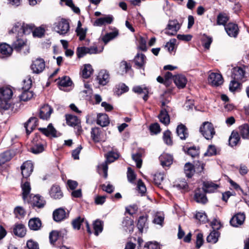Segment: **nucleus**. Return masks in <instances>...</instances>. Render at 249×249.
Returning <instances> with one entry per match:
<instances>
[{"label":"nucleus","instance_id":"f3484780","mask_svg":"<svg viewBox=\"0 0 249 249\" xmlns=\"http://www.w3.org/2000/svg\"><path fill=\"white\" fill-rule=\"evenodd\" d=\"M30 203L33 207L42 208L46 204V201L44 198L39 195H35L30 196Z\"/></svg>","mask_w":249,"mask_h":249},{"label":"nucleus","instance_id":"c03bdc74","mask_svg":"<svg viewBox=\"0 0 249 249\" xmlns=\"http://www.w3.org/2000/svg\"><path fill=\"white\" fill-rule=\"evenodd\" d=\"M21 188L22 190V197L25 200L27 197L28 195L30 194L31 191V187L29 182L25 181L23 184H22Z\"/></svg>","mask_w":249,"mask_h":249},{"label":"nucleus","instance_id":"37998d69","mask_svg":"<svg viewBox=\"0 0 249 249\" xmlns=\"http://www.w3.org/2000/svg\"><path fill=\"white\" fill-rule=\"evenodd\" d=\"M240 133L242 137L245 139H249V125L244 124L239 127Z\"/></svg>","mask_w":249,"mask_h":249},{"label":"nucleus","instance_id":"9b49d317","mask_svg":"<svg viewBox=\"0 0 249 249\" xmlns=\"http://www.w3.org/2000/svg\"><path fill=\"white\" fill-rule=\"evenodd\" d=\"M53 111V109L48 105H44L39 110V117L44 120H48Z\"/></svg>","mask_w":249,"mask_h":249},{"label":"nucleus","instance_id":"69168bd1","mask_svg":"<svg viewBox=\"0 0 249 249\" xmlns=\"http://www.w3.org/2000/svg\"><path fill=\"white\" fill-rule=\"evenodd\" d=\"M136 175L131 169L130 167H128L127 169V177L128 180L131 182L133 183L136 179Z\"/></svg>","mask_w":249,"mask_h":249},{"label":"nucleus","instance_id":"3c124183","mask_svg":"<svg viewBox=\"0 0 249 249\" xmlns=\"http://www.w3.org/2000/svg\"><path fill=\"white\" fill-rule=\"evenodd\" d=\"M163 140L167 145H172L173 144V141L171 138V132L170 131L167 130L163 133Z\"/></svg>","mask_w":249,"mask_h":249},{"label":"nucleus","instance_id":"338daca9","mask_svg":"<svg viewBox=\"0 0 249 249\" xmlns=\"http://www.w3.org/2000/svg\"><path fill=\"white\" fill-rule=\"evenodd\" d=\"M87 47H78L76 51V54L78 58L83 57L86 54H87Z\"/></svg>","mask_w":249,"mask_h":249},{"label":"nucleus","instance_id":"9d476101","mask_svg":"<svg viewBox=\"0 0 249 249\" xmlns=\"http://www.w3.org/2000/svg\"><path fill=\"white\" fill-rule=\"evenodd\" d=\"M208 82L213 86H219L223 83V78L221 74L216 72H212L208 77Z\"/></svg>","mask_w":249,"mask_h":249},{"label":"nucleus","instance_id":"79ce46f5","mask_svg":"<svg viewBox=\"0 0 249 249\" xmlns=\"http://www.w3.org/2000/svg\"><path fill=\"white\" fill-rule=\"evenodd\" d=\"M184 170L186 177L189 178H191L195 172L194 166L189 162L185 164Z\"/></svg>","mask_w":249,"mask_h":249},{"label":"nucleus","instance_id":"72a5a7b5","mask_svg":"<svg viewBox=\"0 0 249 249\" xmlns=\"http://www.w3.org/2000/svg\"><path fill=\"white\" fill-rule=\"evenodd\" d=\"M97 124L102 127L107 126L109 123V119L106 114H99L97 115Z\"/></svg>","mask_w":249,"mask_h":249},{"label":"nucleus","instance_id":"603ef678","mask_svg":"<svg viewBox=\"0 0 249 249\" xmlns=\"http://www.w3.org/2000/svg\"><path fill=\"white\" fill-rule=\"evenodd\" d=\"M187 154L192 158H196L199 154V148L196 146L190 147L187 150Z\"/></svg>","mask_w":249,"mask_h":249},{"label":"nucleus","instance_id":"aec40b11","mask_svg":"<svg viewBox=\"0 0 249 249\" xmlns=\"http://www.w3.org/2000/svg\"><path fill=\"white\" fill-rule=\"evenodd\" d=\"M97 80L99 85L105 86L109 81V74L106 70H101L97 76Z\"/></svg>","mask_w":249,"mask_h":249},{"label":"nucleus","instance_id":"423d86ee","mask_svg":"<svg viewBox=\"0 0 249 249\" xmlns=\"http://www.w3.org/2000/svg\"><path fill=\"white\" fill-rule=\"evenodd\" d=\"M199 131L207 140H211L215 134L213 124L209 122H205L200 127Z\"/></svg>","mask_w":249,"mask_h":249},{"label":"nucleus","instance_id":"49530a36","mask_svg":"<svg viewBox=\"0 0 249 249\" xmlns=\"http://www.w3.org/2000/svg\"><path fill=\"white\" fill-rule=\"evenodd\" d=\"M103 224L101 220L97 219L93 223V229L95 235H98L99 233L103 231Z\"/></svg>","mask_w":249,"mask_h":249},{"label":"nucleus","instance_id":"13d9d810","mask_svg":"<svg viewBox=\"0 0 249 249\" xmlns=\"http://www.w3.org/2000/svg\"><path fill=\"white\" fill-rule=\"evenodd\" d=\"M146 218L144 216H140L138 222L137 227L141 232H142L143 228L145 226Z\"/></svg>","mask_w":249,"mask_h":249},{"label":"nucleus","instance_id":"e433bc0d","mask_svg":"<svg viewBox=\"0 0 249 249\" xmlns=\"http://www.w3.org/2000/svg\"><path fill=\"white\" fill-rule=\"evenodd\" d=\"M133 91L138 94H143V99L145 101L147 100L149 91L146 88H142L141 86H136L133 88Z\"/></svg>","mask_w":249,"mask_h":249},{"label":"nucleus","instance_id":"e2e57ef3","mask_svg":"<svg viewBox=\"0 0 249 249\" xmlns=\"http://www.w3.org/2000/svg\"><path fill=\"white\" fill-rule=\"evenodd\" d=\"M84 222V218L80 217H77L74 219L72 222V225L74 229L79 230L80 228L81 224Z\"/></svg>","mask_w":249,"mask_h":249},{"label":"nucleus","instance_id":"f257e3e1","mask_svg":"<svg viewBox=\"0 0 249 249\" xmlns=\"http://www.w3.org/2000/svg\"><path fill=\"white\" fill-rule=\"evenodd\" d=\"M13 94L10 88L3 87L0 88V111L1 113L13 108L11 102Z\"/></svg>","mask_w":249,"mask_h":249},{"label":"nucleus","instance_id":"4be33fe9","mask_svg":"<svg viewBox=\"0 0 249 249\" xmlns=\"http://www.w3.org/2000/svg\"><path fill=\"white\" fill-rule=\"evenodd\" d=\"M161 165L165 168L170 166L173 163V157L171 155L163 153L159 157Z\"/></svg>","mask_w":249,"mask_h":249},{"label":"nucleus","instance_id":"f704fd0d","mask_svg":"<svg viewBox=\"0 0 249 249\" xmlns=\"http://www.w3.org/2000/svg\"><path fill=\"white\" fill-rule=\"evenodd\" d=\"M146 57L142 53H138L134 58L135 65L138 68H142L146 62Z\"/></svg>","mask_w":249,"mask_h":249},{"label":"nucleus","instance_id":"c9c22d12","mask_svg":"<svg viewBox=\"0 0 249 249\" xmlns=\"http://www.w3.org/2000/svg\"><path fill=\"white\" fill-rule=\"evenodd\" d=\"M17 36L16 40L12 44L13 48L17 51H20L21 49L26 46V42L22 38Z\"/></svg>","mask_w":249,"mask_h":249},{"label":"nucleus","instance_id":"864d4df0","mask_svg":"<svg viewBox=\"0 0 249 249\" xmlns=\"http://www.w3.org/2000/svg\"><path fill=\"white\" fill-rule=\"evenodd\" d=\"M59 236V231H53L50 233L49 239L51 244L54 245L58 239Z\"/></svg>","mask_w":249,"mask_h":249},{"label":"nucleus","instance_id":"ea45409f","mask_svg":"<svg viewBox=\"0 0 249 249\" xmlns=\"http://www.w3.org/2000/svg\"><path fill=\"white\" fill-rule=\"evenodd\" d=\"M131 65L130 64L127 63L125 61H122L120 63L119 68L118 72L123 75L128 71L131 69Z\"/></svg>","mask_w":249,"mask_h":249},{"label":"nucleus","instance_id":"6e6552de","mask_svg":"<svg viewBox=\"0 0 249 249\" xmlns=\"http://www.w3.org/2000/svg\"><path fill=\"white\" fill-rule=\"evenodd\" d=\"M180 28V24L176 19L170 20L165 29V33L169 36H174Z\"/></svg>","mask_w":249,"mask_h":249},{"label":"nucleus","instance_id":"5fc2aeb1","mask_svg":"<svg viewBox=\"0 0 249 249\" xmlns=\"http://www.w3.org/2000/svg\"><path fill=\"white\" fill-rule=\"evenodd\" d=\"M238 81L233 79L229 85V89L231 91L234 92L238 90L240 86Z\"/></svg>","mask_w":249,"mask_h":249},{"label":"nucleus","instance_id":"6e6d98bb","mask_svg":"<svg viewBox=\"0 0 249 249\" xmlns=\"http://www.w3.org/2000/svg\"><path fill=\"white\" fill-rule=\"evenodd\" d=\"M14 213L17 217L19 218L24 216L26 212L23 207L20 206H17L14 209Z\"/></svg>","mask_w":249,"mask_h":249},{"label":"nucleus","instance_id":"0eeeda50","mask_svg":"<svg viewBox=\"0 0 249 249\" xmlns=\"http://www.w3.org/2000/svg\"><path fill=\"white\" fill-rule=\"evenodd\" d=\"M169 102L168 100L161 101V109L158 116L160 122L166 125L170 123V117L168 113L169 107L167 105Z\"/></svg>","mask_w":249,"mask_h":249},{"label":"nucleus","instance_id":"680f3d73","mask_svg":"<svg viewBox=\"0 0 249 249\" xmlns=\"http://www.w3.org/2000/svg\"><path fill=\"white\" fill-rule=\"evenodd\" d=\"M137 188L142 196H143L145 194L146 188L141 179H139L138 181Z\"/></svg>","mask_w":249,"mask_h":249},{"label":"nucleus","instance_id":"393cba45","mask_svg":"<svg viewBox=\"0 0 249 249\" xmlns=\"http://www.w3.org/2000/svg\"><path fill=\"white\" fill-rule=\"evenodd\" d=\"M14 234L19 237H24L26 234V229L22 224H17L13 228Z\"/></svg>","mask_w":249,"mask_h":249},{"label":"nucleus","instance_id":"4d7b16f0","mask_svg":"<svg viewBox=\"0 0 249 249\" xmlns=\"http://www.w3.org/2000/svg\"><path fill=\"white\" fill-rule=\"evenodd\" d=\"M133 160L135 161L137 167L138 168L141 167L142 160L141 159V154L140 153L133 154L132 156Z\"/></svg>","mask_w":249,"mask_h":249},{"label":"nucleus","instance_id":"8fccbe9b","mask_svg":"<svg viewBox=\"0 0 249 249\" xmlns=\"http://www.w3.org/2000/svg\"><path fill=\"white\" fill-rule=\"evenodd\" d=\"M177 39L175 38L171 39L169 41L166 43L165 48H167L168 51L172 53L175 52Z\"/></svg>","mask_w":249,"mask_h":249},{"label":"nucleus","instance_id":"c756f323","mask_svg":"<svg viewBox=\"0 0 249 249\" xmlns=\"http://www.w3.org/2000/svg\"><path fill=\"white\" fill-rule=\"evenodd\" d=\"M218 187V185L212 181H204L203 184V189L205 192L212 193L214 192Z\"/></svg>","mask_w":249,"mask_h":249},{"label":"nucleus","instance_id":"09e8293b","mask_svg":"<svg viewBox=\"0 0 249 249\" xmlns=\"http://www.w3.org/2000/svg\"><path fill=\"white\" fill-rule=\"evenodd\" d=\"M118 35V32L115 31L106 34L102 37V39L105 44H107L110 40L116 37Z\"/></svg>","mask_w":249,"mask_h":249},{"label":"nucleus","instance_id":"774afa93","mask_svg":"<svg viewBox=\"0 0 249 249\" xmlns=\"http://www.w3.org/2000/svg\"><path fill=\"white\" fill-rule=\"evenodd\" d=\"M26 246L28 249H39L38 243L31 239L27 242Z\"/></svg>","mask_w":249,"mask_h":249},{"label":"nucleus","instance_id":"4c0bfd02","mask_svg":"<svg viewBox=\"0 0 249 249\" xmlns=\"http://www.w3.org/2000/svg\"><path fill=\"white\" fill-rule=\"evenodd\" d=\"M93 70L91 65L88 64L84 66L82 69V76L83 78L87 79L92 74Z\"/></svg>","mask_w":249,"mask_h":249},{"label":"nucleus","instance_id":"20e7f679","mask_svg":"<svg viewBox=\"0 0 249 249\" xmlns=\"http://www.w3.org/2000/svg\"><path fill=\"white\" fill-rule=\"evenodd\" d=\"M54 30L60 35H68L70 32V23L68 20L65 18L58 19L53 23Z\"/></svg>","mask_w":249,"mask_h":249},{"label":"nucleus","instance_id":"b1692460","mask_svg":"<svg viewBox=\"0 0 249 249\" xmlns=\"http://www.w3.org/2000/svg\"><path fill=\"white\" fill-rule=\"evenodd\" d=\"M38 130L47 137H56V130L53 127L52 124H50L47 128L40 127Z\"/></svg>","mask_w":249,"mask_h":249},{"label":"nucleus","instance_id":"f8f14e48","mask_svg":"<svg viewBox=\"0 0 249 249\" xmlns=\"http://www.w3.org/2000/svg\"><path fill=\"white\" fill-rule=\"evenodd\" d=\"M225 30L231 37H236L239 33L238 26L234 23L230 22L225 25Z\"/></svg>","mask_w":249,"mask_h":249},{"label":"nucleus","instance_id":"2eb2a0df","mask_svg":"<svg viewBox=\"0 0 249 249\" xmlns=\"http://www.w3.org/2000/svg\"><path fill=\"white\" fill-rule=\"evenodd\" d=\"M49 194L54 199H60L63 197V193L60 186L56 184H54L51 187Z\"/></svg>","mask_w":249,"mask_h":249},{"label":"nucleus","instance_id":"39448f33","mask_svg":"<svg viewBox=\"0 0 249 249\" xmlns=\"http://www.w3.org/2000/svg\"><path fill=\"white\" fill-rule=\"evenodd\" d=\"M34 26L18 22L16 23L10 33H17L18 36H21L23 35H29L34 31Z\"/></svg>","mask_w":249,"mask_h":249},{"label":"nucleus","instance_id":"2f4dec72","mask_svg":"<svg viewBox=\"0 0 249 249\" xmlns=\"http://www.w3.org/2000/svg\"><path fill=\"white\" fill-rule=\"evenodd\" d=\"M41 221L38 218H31L28 222L29 228L34 231L39 230L41 227Z\"/></svg>","mask_w":249,"mask_h":249},{"label":"nucleus","instance_id":"bf43d9fd","mask_svg":"<svg viewBox=\"0 0 249 249\" xmlns=\"http://www.w3.org/2000/svg\"><path fill=\"white\" fill-rule=\"evenodd\" d=\"M228 20V17L225 14H220L217 17V23L219 25H225Z\"/></svg>","mask_w":249,"mask_h":249},{"label":"nucleus","instance_id":"f03ea898","mask_svg":"<svg viewBox=\"0 0 249 249\" xmlns=\"http://www.w3.org/2000/svg\"><path fill=\"white\" fill-rule=\"evenodd\" d=\"M106 160L98 166V171L100 174H103L106 178L107 177V163H111L119 158V154L117 152L110 151L106 156Z\"/></svg>","mask_w":249,"mask_h":249},{"label":"nucleus","instance_id":"bb28decb","mask_svg":"<svg viewBox=\"0 0 249 249\" xmlns=\"http://www.w3.org/2000/svg\"><path fill=\"white\" fill-rule=\"evenodd\" d=\"M65 117L67 124L71 126H78L80 124V120L76 116L71 114H66Z\"/></svg>","mask_w":249,"mask_h":249},{"label":"nucleus","instance_id":"de8ad7c7","mask_svg":"<svg viewBox=\"0 0 249 249\" xmlns=\"http://www.w3.org/2000/svg\"><path fill=\"white\" fill-rule=\"evenodd\" d=\"M33 96L34 93L33 91L29 90H25L22 92L21 94L20 95L19 98L20 101L26 102L31 100L33 97Z\"/></svg>","mask_w":249,"mask_h":249},{"label":"nucleus","instance_id":"cd10ccee","mask_svg":"<svg viewBox=\"0 0 249 249\" xmlns=\"http://www.w3.org/2000/svg\"><path fill=\"white\" fill-rule=\"evenodd\" d=\"M176 132L178 136L182 140H185L189 136L187 128L182 124L178 126Z\"/></svg>","mask_w":249,"mask_h":249},{"label":"nucleus","instance_id":"473e14b6","mask_svg":"<svg viewBox=\"0 0 249 249\" xmlns=\"http://www.w3.org/2000/svg\"><path fill=\"white\" fill-rule=\"evenodd\" d=\"M240 140L239 134L237 131H233L229 139V145L233 147L238 144Z\"/></svg>","mask_w":249,"mask_h":249},{"label":"nucleus","instance_id":"a18cd8bd","mask_svg":"<svg viewBox=\"0 0 249 249\" xmlns=\"http://www.w3.org/2000/svg\"><path fill=\"white\" fill-rule=\"evenodd\" d=\"M100 134L101 131L99 128L95 127L92 129L91 131V137L94 142H97L100 141Z\"/></svg>","mask_w":249,"mask_h":249},{"label":"nucleus","instance_id":"dca6fc26","mask_svg":"<svg viewBox=\"0 0 249 249\" xmlns=\"http://www.w3.org/2000/svg\"><path fill=\"white\" fill-rule=\"evenodd\" d=\"M206 193H207L205 192V191L203 188H197L195 191V200L198 203H206L208 201Z\"/></svg>","mask_w":249,"mask_h":249},{"label":"nucleus","instance_id":"4468645a","mask_svg":"<svg viewBox=\"0 0 249 249\" xmlns=\"http://www.w3.org/2000/svg\"><path fill=\"white\" fill-rule=\"evenodd\" d=\"M21 174L23 178H26L33 170V165L30 161H26L21 166Z\"/></svg>","mask_w":249,"mask_h":249},{"label":"nucleus","instance_id":"a878e982","mask_svg":"<svg viewBox=\"0 0 249 249\" xmlns=\"http://www.w3.org/2000/svg\"><path fill=\"white\" fill-rule=\"evenodd\" d=\"M231 76L234 80H242L245 77V71L241 67H234L232 69Z\"/></svg>","mask_w":249,"mask_h":249},{"label":"nucleus","instance_id":"a19ab883","mask_svg":"<svg viewBox=\"0 0 249 249\" xmlns=\"http://www.w3.org/2000/svg\"><path fill=\"white\" fill-rule=\"evenodd\" d=\"M219 235H220V234H219V232H218L215 230H213L207 236V239H206L208 243H210L212 244L216 243L218 241Z\"/></svg>","mask_w":249,"mask_h":249},{"label":"nucleus","instance_id":"58836bf2","mask_svg":"<svg viewBox=\"0 0 249 249\" xmlns=\"http://www.w3.org/2000/svg\"><path fill=\"white\" fill-rule=\"evenodd\" d=\"M13 155L10 151H6L0 154V165L9 161L13 157Z\"/></svg>","mask_w":249,"mask_h":249},{"label":"nucleus","instance_id":"6ab92c4d","mask_svg":"<svg viewBox=\"0 0 249 249\" xmlns=\"http://www.w3.org/2000/svg\"><path fill=\"white\" fill-rule=\"evenodd\" d=\"M68 213L62 208L55 210L53 213V218L56 222H60L68 216Z\"/></svg>","mask_w":249,"mask_h":249},{"label":"nucleus","instance_id":"052dcab7","mask_svg":"<svg viewBox=\"0 0 249 249\" xmlns=\"http://www.w3.org/2000/svg\"><path fill=\"white\" fill-rule=\"evenodd\" d=\"M196 218L201 223H204L208 221L206 213L202 212H197L196 214Z\"/></svg>","mask_w":249,"mask_h":249},{"label":"nucleus","instance_id":"7c9ffc66","mask_svg":"<svg viewBox=\"0 0 249 249\" xmlns=\"http://www.w3.org/2000/svg\"><path fill=\"white\" fill-rule=\"evenodd\" d=\"M122 226L126 232H132L134 227L133 220L129 217H125L122 222Z\"/></svg>","mask_w":249,"mask_h":249},{"label":"nucleus","instance_id":"1a4fd4ad","mask_svg":"<svg viewBox=\"0 0 249 249\" xmlns=\"http://www.w3.org/2000/svg\"><path fill=\"white\" fill-rule=\"evenodd\" d=\"M45 67L44 60L42 58H37L34 60L31 66V68L34 73L38 74L42 72Z\"/></svg>","mask_w":249,"mask_h":249},{"label":"nucleus","instance_id":"ddd939ff","mask_svg":"<svg viewBox=\"0 0 249 249\" xmlns=\"http://www.w3.org/2000/svg\"><path fill=\"white\" fill-rule=\"evenodd\" d=\"M38 125V119L32 117L24 124V127L27 135L30 134Z\"/></svg>","mask_w":249,"mask_h":249},{"label":"nucleus","instance_id":"7ed1b4c3","mask_svg":"<svg viewBox=\"0 0 249 249\" xmlns=\"http://www.w3.org/2000/svg\"><path fill=\"white\" fill-rule=\"evenodd\" d=\"M46 147V141L43 140L39 135L36 134L32 142L30 151L34 154H38L44 151Z\"/></svg>","mask_w":249,"mask_h":249},{"label":"nucleus","instance_id":"a211bd4d","mask_svg":"<svg viewBox=\"0 0 249 249\" xmlns=\"http://www.w3.org/2000/svg\"><path fill=\"white\" fill-rule=\"evenodd\" d=\"M245 214L243 213H239L235 214L231 219L230 223L233 227H238L242 225L245 219Z\"/></svg>","mask_w":249,"mask_h":249},{"label":"nucleus","instance_id":"0e129e2a","mask_svg":"<svg viewBox=\"0 0 249 249\" xmlns=\"http://www.w3.org/2000/svg\"><path fill=\"white\" fill-rule=\"evenodd\" d=\"M59 83L61 86L66 87L70 86L72 83V82L69 77L65 76L61 80H60Z\"/></svg>","mask_w":249,"mask_h":249},{"label":"nucleus","instance_id":"5701e85b","mask_svg":"<svg viewBox=\"0 0 249 249\" xmlns=\"http://www.w3.org/2000/svg\"><path fill=\"white\" fill-rule=\"evenodd\" d=\"M13 48L6 43L0 45V57L5 58L9 57L12 54Z\"/></svg>","mask_w":249,"mask_h":249},{"label":"nucleus","instance_id":"c85d7f7f","mask_svg":"<svg viewBox=\"0 0 249 249\" xmlns=\"http://www.w3.org/2000/svg\"><path fill=\"white\" fill-rule=\"evenodd\" d=\"M175 84L179 89L184 88L187 83L186 77L182 75H177L173 77Z\"/></svg>","mask_w":249,"mask_h":249},{"label":"nucleus","instance_id":"412c9836","mask_svg":"<svg viewBox=\"0 0 249 249\" xmlns=\"http://www.w3.org/2000/svg\"><path fill=\"white\" fill-rule=\"evenodd\" d=\"M114 18L112 15H108L103 17L97 18L94 23V25L101 26L106 24H111L113 21Z\"/></svg>","mask_w":249,"mask_h":249}]
</instances>
